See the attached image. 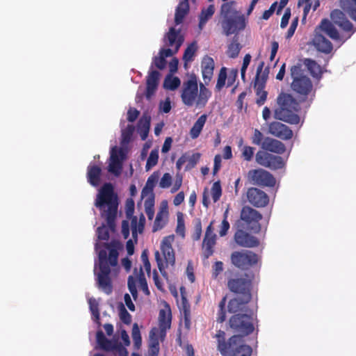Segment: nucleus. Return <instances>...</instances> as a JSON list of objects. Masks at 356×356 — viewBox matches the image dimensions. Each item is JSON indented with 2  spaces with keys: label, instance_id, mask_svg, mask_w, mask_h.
<instances>
[{
  "label": "nucleus",
  "instance_id": "obj_1",
  "mask_svg": "<svg viewBox=\"0 0 356 356\" xmlns=\"http://www.w3.org/2000/svg\"><path fill=\"white\" fill-rule=\"evenodd\" d=\"M95 206L99 209L101 218L106 221L107 225H103L97 228L98 238L107 241L109 238L108 229L115 231L119 206V198L111 183H105L99 188Z\"/></svg>",
  "mask_w": 356,
  "mask_h": 356
},
{
  "label": "nucleus",
  "instance_id": "obj_2",
  "mask_svg": "<svg viewBox=\"0 0 356 356\" xmlns=\"http://www.w3.org/2000/svg\"><path fill=\"white\" fill-rule=\"evenodd\" d=\"M106 249L99 250V272L96 273L97 284L99 289L109 295L113 291V284L111 277V266L118 265V251L120 243L116 241L104 243Z\"/></svg>",
  "mask_w": 356,
  "mask_h": 356
},
{
  "label": "nucleus",
  "instance_id": "obj_3",
  "mask_svg": "<svg viewBox=\"0 0 356 356\" xmlns=\"http://www.w3.org/2000/svg\"><path fill=\"white\" fill-rule=\"evenodd\" d=\"M215 338L217 341V350L222 356H251L252 348L248 345L240 335H233L226 339L225 331H217Z\"/></svg>",
  "mask_w": 356,
  "mask_h": 356
},
{
  "label": "nucleus",
  "instance_id": "obj_4",
  "mask_svg": "<svg viewBox=\"0 0 356 356\" xmlns=\"http://www.w3.org/2000/svg\"><path fill=\"white\" fill-rule=\"evenodd\" d=\"M278 107L275 111V118L291 124H298L300 117L296 113L300 109V102L291 95L282 92L277 99Z\"/></svg>",
  "mask_w": 356,
  "mask_h": 356
},
{
  "label": "nucleus",
  "instance_id": "obj_5",
  "mask_svg": "<svg viewBox=\"0 0 356 356\" xmlns=\"http://www.w3.org/2000/svg\"><path fill=\"white\" fill-rule=\"evenodd\" d=\"M234 1L226 2L220 8V15L222 17L221 25L227 36L243 30L245 27L244 16L234 8Z\"/></svg>",
  "mask_w": 356,
  "mask_h": 356
},
{
  "label": "nucleus",
  "instance_id": "obj_6",
  "mask_svg": "<svg viewBox=\"0 0 356 356\" xmlns=\"http://www.w3.org/2000/svg\"><path fill=\"white\" fill-rule=\"evenodd\" d=\"M292 82L291 88L300 102H305L311 95L314 94L312 80L305 74L300 65H293L290 69Z\"/></svg>",
  "mask_w": 356,
  "mask_h": 356
},
{
  "label": "nucleus",
  "instance_id": "obj_7",
  "mask_svg": "<svg viewBox=\"0 0 356 356\" xmlns=\"http://www.w3.org/2000/svg\"><path fill=\"white\" fill-rule=\"evenodd\" d=\"M174 239V235H169L164 237L161 243V250L165 260V264L161 257L160 252L156 251L154 254L158 268L162 276L166 280L168 279V277L165 268H168L169 266H174L175 264V251L172 246Z\"/></svg>",
  "mask_w": 356,
  "mask_h": 356
},
{
  "label": "nucleus",
  "instance_id": "obj_8",
  "mask_svg": "<svg viewBox=\"0 0 356 356\" xmlns=\"http://www.w3.org/2000/svg\"><path fill=\"white\" fill-rule=\"evenodd\" d=\"M230 259L232 265L241 270L260 267L261 264V256L248 250L233 252Z\"/></svg>",
  "mask_w": 356,
  "mask_h": 356
},
{
  "label": "nucleus",
  "instance_id": "obj_9",
  "mask_svg": "<svg viewBox=\"0 0 356 356\" xmlns=\"http://www.w3.org/2000/svg\"><path fill=\"white\" fill-rule=\"evenodd\" d=\"M230 327L241 336L242 338L249 335L254 331L252 317L249 314H236L233 315L229 321Z\"/></svg>",
  "mask_w": 356,
  "mask_h": 356
},
{
  "label": "nucleus",
  "instance_id": "obj_10",
  "mask_svg": "<svg viewBox=\"0 0 356 356\" xmlns=\"http://www.w3.org/2000/svg\"><path fill=\"white\" fill-rule=\"evenodd\" d=\"M240 219L249 230L257 233L261 229L259 221L262 219V215L257 210L244 206L240 214Z\"/></svg>",
  "mask_w": 356,
  "mask_h": 356
},
{
  "label": "nucleus",
  "instance_id": "obj_11",
  "mask_svg": "<svg viewBox=\"0 0 356 356\" xmlns=\"http://www.w3.org/2000/svg\"><path fill=\"white\" fill-rule=\"evenodd\" d=\"M198 84L195 75H191L190 78L184 81L181 98L183 104L187 106H192L195 103L197 97Z\"/></svg>",
  "mask_w": 356,
  "mask_h": 356
},
{
  "label": "nucleus",
  "instance_id": "obj_12",
  "mask_svg": "<svg viewBox=\"0 0 356 356\" xmlns=\"http://www.w3.org/2000/svg\"><path fill=\"white\" fill-rule=\"evenodd\" d=\"M247 177L250 184L259 186L273 187L276 183L273 175L261 168L249 170Z\"/></svg>",
  "mask_w": 356,
  "mask_h": 356
},
{
  "label": "nucleus",
  "instance_id": "obj_13",
  "mask_svg": "<svg viewBox=\"0 0 356 356\" xmlns=\"http://www.w3.org/2000/svg\"><path fill=\"white\" fill-rule=\"evenodd\" d=\"M227 285L229 290L237 296L252 297V282L250 279L242 277L231 278Z\"/></svg>",
  "mask_w": 356,
  "mask_h": 356
},
{
  "label": "nucleus",
  "instance_id": "obj_14",
  "mask_svg": "<svg viewBox=\"0 0 356 356\" xmlns=\"http://www.w3.org/2000/svg\"><path fill=\"white\" fill-rule=\"evenodd\" d=\"M172 313L169 305L165 304V308L160 309L159 314V327H154L151 330L149 335L152 339L156 336L159 333L161 338H164L166 335V331L171 327Z\"/></svg>",
  "mask_w": 356,
  "mask_h": 356
},
{
  "label": "nucleus",
  "instance_id": "obj_15",
  "mask_svg": "<svg viewBox=\"0 0 356 356\" xmlns=\"http://www.w3.org/2000/svg\"><path fill=\"white\" fill-rule=\"evenodd\" d=\"M166 39L168 41L167 44L172 47L175 46V49L172 50L169 48L161 49L159 51V55L163 56L165 59L176 54L184 42V38L180 35L179 31H177L174 27L170 28L166 34Z\"/></svg>",
  "mask_w": 356,
  "mask_h": 356
},
{
  "label": "nucleus",
  "instance_id": "obj_16",
  "mask_svg": "<svg viewBox=\"0 0 356 356\" xmlns=\"http://www.w3.org/2000/svg\"><path fill=\"white\" fill-rule=\"evenodd\" d=\"M255 160L258 164L271 170L281 169L284 166L283 159L264 151H258L255 155Z\"/></svg>",
  "mask_w": 356,
  "mask_h": 356
},
{
  "label": "nucleus",
  "instance_id": "obj_17",
  "mask_svg": "<svg viewBox=\"0 0 356 356\" xmlns=\"http://www.w3.org/2000/svg\"><path fill=\"white\" fill-rule=\"evenodd\" d=\"M246 197L248 202L257 208L266 207L270 200L266 192L255 187H250L247 190Z\"/></svg>",
  "mask_w": 356,
  "mask_h": 356
},
{
  "label": "nucleus",
  "instance_id": "obj_18",
  "mask_svg": "<svg viewBox=\"0 0 356 356\" xmlns=\"http://www.w3.org/2000/svg\"><path fill=\"white\" fill-rule=\"evenodd\" d=\"M213 221H211L207 227L205 235L202 242L203 255L208 259L213 254V248L216 243V234L213 227Z\"/></svg>",
  "mask_w": 356,
  "mask_h": 356
},
{
  "label": "nucleus",
  "instance_id": "obj_19",
  "mask_svg": "<svg viewBox=\"0 0 356 356\" xmlns=\"http://www.w3.org/2000/svg\"><path fill=\"white\" fill-rule=\"evenodd\" d=\"M252 297L246 298L243 296H237L229 300L228 303V311L232 314H248V304L251 300Z\"/></svg>",
  "mask_w": 356,
  "mask_h": 356
},
{
  "label": "nucleus",
  "instance_id": "obj_20",
  "mask_svg": "<svg viewBox=\"0 0 356 356\" xmlns=\"http://www.w3.org/2000/svg\"><path fill=\"white\" fill-rule=\"evenodd\" d=\"M268 131L273 136L282 140H289L293 137L292 130L280 122H273L269 124Z\"/></svg>",
  "mask_w": 356,
  "mask_h": 356
},
{
  "label": "nucleus",
  "instance_id": "obj_21",
  "mask_svg": "<svg viewBox=\"0 0 356 356\" xmlns=\"http://www.w3.org/2000/svg\"><path fill=\"white\" fill-rule=\"evenodd\" d=\"M235 242L241 247L254 248L259 245V240L254 236L242 229H238L234 234Z\"/></svg>",
  "mask_w": 356,
  "mask_h": 356
},
{
  "label": "nucleus",
  "instance_id": "obj_22",
  "mask_svg": "<svg viewBox=\"0 0 356 356\" xmlns=\"http://www.w3.org/2000/svg\"><path fill=\"white\" fill-rule=\"evenodd\" d=\"M160 73L157 70H149L146 81L145 96L147 99H150L157 90Z\"/></svg>",
  "mask_w": 356,
  "mask_h": 356
},
{
  "label": "nucleus",
  "instance_id": "obj_23",
  "mask_svg": "<svg viewBox=\"0 0 356 356\" xmlns=\"http://www.w3.org/2000/svg\"><path fill=\"white\" fill-rule=\"evenodd\" d=\"M330 17L332 23L339 26L343 31H353V26L352 23L347 19L346 15L340 10L336 9L332 11Z\"/></svg>",
  "mask_w": 356,
  "mask_h": 356
},
{
  "label": "nucleus",
  "instance_id": "obj_24",
  "mask_svg": "<svg viewBox=\"0 0 356 356\" xmlns=\"http://www.w3.org/2000/svg\"><path fill=\"white\" fill-rule=\"evenodd\" d=\"M262 149L265 150L264 152H270L278 154H282L286 151V147L282 142L270 137H266L264 139Z\"/></svg>",
  "mask_w": 356,
  "mask_h": 356
},
{
  "label": "nucleus",
  "instance_id": "obj_25",
  "mask_svg": "<svg viewBox=\"0 0 356 356\" xmlns=\"http://www.w3.org/2000/svg\"><path fill=\"white\" fill-rule=\"evenodd\" d=\"M201 67L203 80L204 83L207 85L211 80L213 74V59L210 56H206L202 59Z\"/></svg>",
  "mask_w": 356,
  "mask_h": 356
},
{
  "label": "nucleus",
  "instance_id": "obj_26",
  "mask_svg": "<svg viewBox=\"0 0 356 356\" xmlns=\"http://www.w3.org/2000/svg\"><path fill=\"white\" fill-rule=\"evenodd\" d=\"M312 42L318 51L325 54H330L333 49L332 42L321 34L315 35Z\"/></svg>",
  "mask_w": 356,
  "mask_h": 356
},
{
  "label": "nucleus",
  "instance_id": "obj_27",
  "mask_svg": "<svg viewBox=\"0 0 356 356\" xmlns=\"http://www.w3.org/2000/svg\"><path fill=\"white\" fill-rule=\"evenodd\" d=\"M160 173L159 171L154 172L147 179L145 186L142 190L141 196L154 197V188L159 179Z\"/></svg>",
  "mask_w": 356,
  "mask_h": 356
},
{
  "label": "nucleus",
  "instance_id": "obj_28",
  "mask_svg": "<svg viewBox=\"0 0 356 356\" xmlns=\"http://www.w3.org/2000/svg\"><path fill=\"white\" fill-rule=\"evenodd\" d=\"M102 168L97 165H89L87 168V179L90 185L97 186L100 184Z\"/></svg>",
  "mask_w": 356,
  "mask_h": 356
},
{
  "label": "nucleus",
  "instance_id": "obj_29",
  "mask_svg": "<svg viewBox=\"0 0 356 356\" xmlns=\"http://www.w3.org/2000/svg\"><path fill=\"white\" fill-rule=\"evenodd\" d=\"M189 12V1L188 0H181L176 8L175 15V22L179 25L183 22L186 15Z\"/></svg>",
  "mask_w": 356,
  "mask_h": 356
},
{
  "label": "nucleus",
  "instance_id": "obj_30",
  "mask_svg": "<svg viewBox=\"0 0 356 356\" xmlns=\"http://www.w3.org/2000/svg\"><path fill=\"white\" fill-rule=\"evenodd\" d=\"M211 97V92L204 86L200 83V90L197 92V97L195 100V105L197 107H204L208 102V100Z\"/></svg>",
  "mask_w": 356,
  "mask_h": 356
},
{
  "label": "nucleus",
  "instance_id": "obj_31",
  "mask_svg": "<svg viewBox=\"0 0 356 356\" xmlns=\"http://www.w3.org/2000/svg\"><path fill=\"white\" fill-rule=\"evenodd\" d=\"M321 30L330 38L334 40L339 39V33L335 28L334 23L327 19H323L320 24Z\"/></svg>",
  "mask_w": 356,
  "mask_h": 356
},
{
  "label": "nucleus",
  "instance_id": "obj_32",
  "mask_svg": "<svg viewBox=\"0 0 356 356\" xmlns=\"http://www.w3.org/2000/svg\"><path fill=\"white\" fill-rule=\"evenodd\" d=\"M151 117L143 115L138 122V130L142 140H145L148 136L150 128Z\"/></svg>",
  "mask_w": 356,
  "mask_h": 356
},
{
  "label": "nucleus",
  "instance_id": "obj_33",
  "mask_svg": "<svg viewBox=\"0 0 356 356\" xmlns=\"http://www.w3.org/2000/svg\"><path fill=\"white\" fill-rule=\"evenodd\" d=\"M96 339L98 345L104 350L110 351L113 349L118 342H113L108 339L102 330H98L96 334Z\"/></svg>",
  "mask_w": 356,
  "mask_h": 356
},
{
  "label": "nucleus",
  "instance_id": "obj_34",
  "mask_svg": "<svg viewBox=\"0 0 356 356\" xmlns=\"http://www.w3.org/2000/svg\"><path fill=\"white\" fill-rule=\"evenodd\" d=\"M207 119V115L202 114V115H200L198 118L197 121L194 123L193 126L192 127V128L190 130V135L193 139H195L200 136V134L205 124Z\"/></svg>",
  "mask_w": 356,
  "mask_h": 356
},
{
  "label": "nucleus",
  "instance_id": "obj_35",
  "mask_svg": "<svg viewBox=\"0 0 356 356\" xmlns=\"http://www.w3.org/2000/svg\"><path fill=\"white\" fill-rule=\"evenodd\" d=\"M266 86L263 83H254V88L255 89L256 95L257 97L256 103L259 106L264 104L267 99L268 92L264 90Z\"/></svg>",
  "mask_w": 356,
  "mask_h": 356
},
{
  "label": "nucleus",
  "instance_id": "obj_36",
  "mask_svg": "<svg viewBox=\"0 0 356 356\" xmlns=\"http://www.w3.org/2000/svg\"><path fill=\"white\" fill-rule=\"evenodd\" d=\"M304 64L307 66L308 70L312 76L321 78L323 74V70L320 65L311 58H306Z\"/></svg>",
  "mask_w": 356,
  "mask_h": 356
},
{
  "label": "nucleus",
  "instance_id": "obj_37",
  "mask_svg": "<svg viewBox=\"0 0 356 356\" xmlns=\"http://www.w3.org/2000/svg\"><path fill=\"white\" fill-rule=\"evenodd\" d=\"M340 6L356 21V0H340Z\"/></svg>",
  "mask_w": 356,
  "mask_h": 356
},
{
  "label": "nucleus",
  "instance_id": "obj_38",
  "mask_svg": "<svg viewBox=\"0 0 356 356\" xmlns=\"http://www.w3.org/2000/svg\"><path fill=\"white\" fill-rule=\"evenodd\" d=\"M215 12L213 5H209L207 8H203L199 16V27L202 29L207 21L213 16Z\"/></svg>",
  "mask_w": 356,
  "mask_h": 356
},
{
  "label": "nucleus",
  "instance_id": "obj_39",
  "mask_svg": "<svg viewBox=\"0 0 356 356\" xmlns=\"http://www.w3.org/2000/svg\"><path fill=\"white\" fill-rule=\"evenodd\" d=\"M134 273L136 275V277H137L140 289L145 295L149 296L150 294V292L149 291L147 282L142 267H140L138 271V269L136 268L134 270Z\"/></svg>",
  "mask_w": 356,
  "mask_h": 356
},
{
  "label": "nucleus",
  "instance_id": "obj_40",
  "mask_svg": "<svg viewBox=\"0 0 356 356\" xmlns=\"http://www.w3.org/2000/svg\"><path fill=\"white\" fill-rule=\"evenodd\" d=\"M264 62L261 61L257 67V74L254 83H263L266 86V83L269 74V67H266L264 70Z\"/></svg>",
  "mask_w": 356,
  "mask_h": 356
},
{
  "label": "nucleus",
  "instance_id": "obj_41",
  "mask_svg": "<svg viewBox=\"0 0 356 356\" xmlns=\"http://www.w3.org/2000/svg\"><path fill=\"white\" fill-rule=\"evenodd\" d=\"M181 81L177 76L167 75L163 81V88L170 90H175L179 88Z\"/></svg>",
  "mask_w": 356,
  "mask_h": 356
},
{
  "label": "nucleus",
  "instance_id": "obj_42",
  "mask_svg": "<svg viewBox=\"0 0 356 356\" xmlns=\"http://www.w3.org/2000/svg\"><path fill=\"white\" fill-rule=\"evenodd\" d=\"M197 50V45L195 41L191 42L187 48L185 49L183 60L186 65L187 63L191 62L193 60V58L195 56V52Z\"/></svg>",
  "mask_w": 356,
  "mask_h": 356
},
{
  "label": "nucleus",
  "instance_id": "obj_43",
  "mask_svg": "<svg viewBox=\"0 0 356 356\" xmlns=\"http://www.w3.org/2000/svg\"><path fill=\"white\" fill-rule=\"evenodd\" d=\"M88 303L93 319L99 325L100 314L99 310V304L95 298H90L88 300Z\"/></svg>",
  "mask_w": 356,
  "mask_h": 356
},
{
  "label": "nucleus",
  "instance_id": "obj_44",
  "mask_svg": "<svg viewBox=\"0 0 356 356\" xmlns=\"http://www.w3.org/2000/svg\"><path fill=\"white\" fill-rule=\"evenodd\" d=\"M241 46L236 40H233L232 42L228 45L227 50V55L232 58H236L241 51Z\"/></svg>",
  "mask_w": 356,
  "mask_h": 356
},
{
  "label": "nucleus",
  "instance_id": "obj_45",
  "mask_svg": "<svg viewBox=\"0 0 356 356\" xmlns=\"http://www.w3.org/2000/svg\"><path fill=\"white\" fill-rule=\"evenodd\" d=\"M145 210L149 220H152L154 216V197H148L144 202Z\"/></svg>",
  "mask_w": 356,
  "mask_h": 356
},
{
  "label": "nucleus",
  "instance_id": "obj_46",
  "mask_svg": "<svg viewBox=\"0 0 356 356\" xmlns=\"http://www.w3.org/2000/svg\"><path fill=\"white\" fill-rule=\"evenodd\" d=\"M159 160V151L156 149H152L147 160L145 169L147 171L149 170L155 166Z\"/></svg>",
  "mask_w": 356,
  "mask_h": 356
},
{
  "label": "nucleus",
  "instance_id": "obj_47",
  "mask_svg": "<svg viewBox=\"0 0 356 356\" xmlns=\"http://www.w3.org/2000/svg\"><path fill=\"white\" fill-rule=\"evenodd\" d=\"M131 337L136 348L138 349L141 346L142 339L140 332L137 323H134L132 327Z\"/></svg>",
  "mask_w": 356,
  "mask_h": 356
},
{
  "label": "nucleus",
  "instance_id": "obj_48",
  "mask_svg": "<svg viewBox=\"0 0 356 356\" xmlns=\"http://www.w3.org/2000/svg\"><path fill=\"white\" fill-rule=\"evenodd\" d=\"M122 170V163L120 161H109L108 171L116 177L121 175Z\"/></svg>",
  "mask_w": 356,
  "mask_h": 356
},
{
  "label": "nucleus",
  "instance_id": "obj_49",
  "mask_svg": "<svg viewBox=\"0 0 356 356\" xmlns=\"http://www.w3.org/2000/svg\"><path fill=\"white\" fill-rule=\"evenodd\" d=\"M125 158V154L121 148L113 147L111 150L110 161L122 162Z\"/></svg>",
  "mask_w": 356,
  "mask_h": 356
},
{
  "label": "nucleus",
  "instance_id": "obj_50",
  "mask_svg": "<svg viewBox=\"0 0 356 356\" xmlns=\"http://www.w3.org/2000/svg\"><path fill=\"white\" fill-rule=\"evenodd\" d=\"M227 79V69L223 67L220 69L218 76L217 83L216 86V90L217 91H220L225 85V81Z\"/></svg>",
  "mask_w": 356,
  "mask_h": 356
},
{
  "label": "nucleus",
  "instance_id": "obj_51",
  "mask_svg": "<svg viewBox=\"0 0 356 356\" xmlns=\"http://www.w3.org/2000/svg\"><path fill=\"white\" fill-rule=\"evenodd\" d=\"M165 221L163 218V212L162 211H160L156 214L152 231L155 232L158 230H160L165 226Z\"/></svg>",
  "mask_w": 356,
  "mask_h": 356
},
{
  "label": "nucleus",
  "instance_id": "obj_52",
  "mask_svg": "<svg viewBox=\"0 0 356 356\" xmlns=\"http://www.w3.org/2000/svg\"><path fill=\"white\" fill-rule=\"evenodd\" d=\"M211 193L213 202H218L222 195V188L219 181H216L213 184V186L211 189Z\"/></svg>",
  "mask_w": 356,
  "mask_h": 356
},
{
  "label": "nucleus",
  "instance_id": "obj_53",
  "mask_svg": "<svg viewBox=\"0 0 356 356\" xmlns=\"http://www.w3.org/2000/svg\"><path fill=\"white\" fill-rule=\"evenodd\" d=\"M127 286L129 292L134 300L138 298V291L136 288V280L133 275H129L127 280Z\"/></svg>",
  "mask_w": 356,
  "mask_h": 356
},
{
  "label": "nucleus",
  "instance_id": "obj_54",
  "mask_svg": "<svg viewBox=\"0 0 356 356\" xmlns=\"http://www.w3.org/2000/svg\"><path fill=\"white\" fill-rule=\"evenodd\" d=\"M134 129V125L128 124L125 129L122 130V141L123 143H129L131 140Z\"/></svg>",
  "mask_w": 356,
  "mask_h": 356
},
{
  "label": "nucleus",
  "instance_id": "obj_55",
  "mask_svg": "<svg viewBox=\"0 0 356 356\" xmlns=\"http://www.w3.org/2000/svg\"><path fill=\"white\" fill-rule=\"evenodd\" d=\"M131 232H132V236L133 238H136L138 232L141 233L143 230L144 225L143 222H140L139 225H138L137 222V218L134 216L131 222Z\"/></svg>",
  "mask_w": 356,
  "mask_h": 356
},
{
  "label": "nucleus",
  "instance_id": "obj_56",
  "mask_svg": "<svg viewBox=\"0 0 356 356\" xmlns=\"http://www.w3.org/2000/svg\"><path fill=\"white\" fill-rule=\"evenodd\" d=\"M120 318L122 321V323H124L126 325H129L131 323V314L127 312L124 306L121 304L120 307Z\"/></svg>",
  "mask_w": 356,
  "mask_h": 356
},
{
  "label": "nucleus",
  "instance_id": "obj_57",
  "mask_svg": "<svg viewBox=\"0 0 356 356\" xmlns=\"http://www.w3.org/2000/svg\"><path fill=\"white\" fill-rule=\"evenodd\" d=\"M176 233L183 237L185 235V225L183 218V214L181 213H179L177 215V225L176 228Z\"/></svg>",
  "mask_w": 356,
  "mask_h": 356
},
{
  "label": "nucleus",
  "instance_id": "obj_58",
  "mask_svg": "<svg viewBox=\"0 0 356 356\" xmlns=\"http://www.w3.org/2000/svg\"><path fill=\"white\" fill-rule=\"evenodd\" d=\"M264 137L263 134L257 129L254 130V134L252 137V143L254 145L261 146L262 148V144H264Z\"/></svg>",
  "mask_w": 356,
  "mask_h": 356
},
{
  "label": "nucleus",
  "instance_id": "obj_59",
  "mask_svg": "<svg viewBox=\"0 0 356 356\" xmlns=\"http://www.w3.org/2000/svg\"><path fill=\"white\" fill-rule=\"evenodd\" d=\"M201 157L200 153H194L190 157H187L188 164L186 166V170L191 169L194 168L196 164L198 163Z\"/></svg>",
  "mask_w": 356,
  "mask_h": 356
},
{
  "label": "nucleus",
  "instance_id": "obj_60",
  "mask_svg": "<svg viewBox=\"0 0 356 356\" xmlns=\"http://www.w3.org/2000/svg\"><path fill=\"white\" fill-rule=\"evenodd\" d=\"M254 148L250 146H244L242 149V157L246 161H250L254 156Z\"/></svg>",
  "mask_w": 356,
  "mask_h": 356
},
{
  "label": "nucleus",
  "instance_id": "obj_61",
  "mask_svg": "<svg viewBox=\"0 0 356 356\" xmlns=\"http://www.w3.org/2000/svg\"><path fill=\"white\" fill-rule=\"evenodd\" d=\"M172 184V177L169 173H165L161 177L159 186L162 188H166L170 186Z\"/></svg>",
  "mask_w": 356,
  "mask_h": 356
},
{
  "label": "nucleus",
  "instance_id": "obj_62",
  "mask_svg": "<svg viewBox=\"0 0 356 356\" xmlns=\"http://www.w3.org/2000/svg\"><path fill=\"white\" fill-rule=\"evenodd\" d=\"M202 222L200 219H197L196 222L195 224L194 227V233L193 234V238L195 241H198L200 239L202 236Z\"/></svg>",
  "mask_w": 356,
  "mask_h": 356
},
{
  "label": "nucleus",
  "instance_id": "obj_63",
  "mask_svg": "<svg viewBox=\"0 0 356 356\" xmlns=\"http://www.w3.org/2000/svg\"><path fill=\"white\" fill-rule=\"evenodd\" d=\"M153 64L159 70H163L165 67L166 60L163 58L159 55V56H154L153 58Z\"/></svg>",
  "mask_w": 356,
  "mask_h": 356
},
{
  "label": "nucleus",
  "instance_id": "obj_64",
  "mask_svg": "<svg viewBox=\"0 0 356 356\" xmlns=\"http://www.w3.org/2000/svg\"><path fill=\"white\" fill-rule=\"evenodd\" d=\"M112 351H115L118 356H128V351L126 348L118 342L115 344L113 349H112Z\"/></svg>",
  "mask_w": 356,
  "mask_h": 356
}]
</instances>
